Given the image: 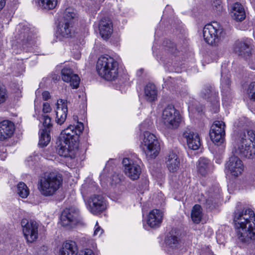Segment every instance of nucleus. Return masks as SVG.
Instances as JSON below:
<instances>
[{"mask_svg": "<svg viewBox=\"0 0 255 255\" xmlns=\"http://www.w3.org/2000/svg\"><path fill=\"white\" fill-rule=\"evenodd\" d=\"M233 221L237 237L241 242L249 243L255 240V214L251 209H236Z\"/></svg>", "mask_w": 255, "mask_h": 255, "instance_id": "1", "label": "nucleus"}, {"mask_svg": "<svg viewBox=\"0 0 255 255\" xmlns=\"http://www.w3.org/2000/svg\"><path fill=\"white\" fill-rule=\"evenodd\" d=\"M84 129V125L77 122L76 126L70 125L61 132L59 139L61 143L57 149L61 156L74 158L78 147L80 134Z\"/></svg>", "mask_w": 255, "mask_h": 255, "instance_id": "2", "label": "nucleus"}, {"mask_svg": "<svg viewBox=\"0 0 255 255\" xmlns=\"http://www.w3.org/2000/svg\"><path fill=\"white\" fill-rule=\"evenodd\" d=\"M62 182L63 179L60 174L54 172L45 173L39 177L37 188L42 196H52L62 186Z\"/></svg>", "mask_w": 255, "mask_h": 255, "instance_id": "3", "label": "nucleus"}, {"mask_svg": "<svg viewBox=\"0 0 255 255\" xmlns=\"http://www.w3.org/2000/svg\"><path fill=\"white\" fill-rule=\"evenodd\" d=\"M236 153L242 157L253 158L255 157V132L252 130L240 133L236 139Z\"/></svg>", "mask_w": 255, "mask_h": 255, "instance_id": "4", "label": "nucleus"}, {"mask_svg": "<svg viewBox=\"0 0 255 255\" xmlns=\"http://www.w3.org/2000/svg\"><path fill=\"white\" fill-rule=\"evenodd\" d=\"M96 69L99 76L108 81L115 80L118 75V63L109 55L99 58Z\"/></svg>", "mask_w": 255, "mask_h": 255, "instance_id": "5", "label": "nucleus"}, {"mask_svg": "<svg viewBox=\"0 0 255 255\" xmlns=\"http://www.w3.org/2000/svg\"><path fill=\"white\" fill-rule=\"evenodd\" d=\"M224 35L223 29L216 21L205 25L203 29L205 41L212 46H217L223 39Z\"/></svg>", "mask_w": 255, "mask_h": 255, "instance_id": "6", "label": "nucleus"}, {"mask_svg": "<svg viewBox=\"0 0 255 255\" xmlns=\"http://www.w3.org/2000/svg\"><path fill=\"white\" fill-rule=\"evenodd\" d=\"M141 146L146 155L151 159L156 157L160 150L157 137L148 131L144 132Z\"/></svg>", "mask_w": 255, "mask_h": 255, "instance_id": "7", "label": "nucleus"}, {"mask_svg": "<svg viewBox=\"0 0 255 255\" xmlns=\"http://www.w3.org/2000/svg\"><path fill=\"white\" fill-rule=\"evenodd\" d=\"M181 118L179 112L172 105H168L165 107L161 115L162 122L168 129L177 128L181 122Z\"/></svg>", "mask_w": 255, "mask_h": 255, "instance_id": "8", "label": "nucleus"}, {"mask_svg": "<svg viewBox=\"0 0 255 255\" xmlns=\"http://www.w3.org/2000/svg\"><path fill=\"white\" fill-rule=\"evenodd\" d=\"M79 210L74 207L65 209L61 216V224L63 227H73L81 222Z\"/></svg>", "mask_w": 255, "mask_h": 255, "instance_id": "9", "label": "nucleus"}, {"mask_svg": "<svg viewBox=\"0 0 255 255\" xmlns=\"http://www.w3.org/2000/svg\"><path fill=\"white\" fill-rule=\"evenodd\" d=\"M23 235L29 243H32L36 240L38 236V224L34 221H28L23 219L21 221Z\"/></svg>", "mask_w": 255, "mask_h": 255, "instance_id": "10", "label": "nucleus"}, {"mask_svg": "<svg viewBox=\"0 0 255 255\" xmlns=\"http://www.w3.org/2000/svg\"><path fill=\"white\" fill-rule=\"evenodd\" d=\"M123 165L125 174L131 180H135L139 178L141 169L136 161L129 158L123 159Z\"/></svg>", "mask_w": 255, "mask_h": 255, "instance_id": "11", "label": "nucleus"}, {"mask_svg": "<svg viewBox=\"0 0 255 255\" xmlns=\"http://www.w3.org/2000/svg\"><path fill=\"white\" fill-rule=\"evenodd\" d=\"M200 97L209 102L213 106L215 112H217L219 107V98L213 87L205 86L200 92Z\"/></svg>", "mask_w": 255, "mask_h": 255, "instance_id": "12", "label": "nucleus"}, {"mask_svg": "<svg viewBox=\"0 0 255 255\" xmlns=\"http://www.w3.org/2000/svg\"><path fill=\"white\" fill-rule=\"evenodd\" d=\"M88 208L94 215H98L103 212L107 208L106 200L100 195H93L88 200Z\"/></svg>", "mask_w": 255, "mask_h": 255, "instance_id": "13", "label": "nucleus"}, {"mask_svg": "<svg viewBox=\"0 0 255 255\" xmlns=\"http://www.w3.org/2000/svg\"><path fill=\"white\" fill-rule=\"evenodd\" d=\"M225 124L222 121H216L212 124L210 136L211 140L215 143H222L225 135Z\"/></svg>", "mask_w": 255, "mask_h": 255, "instance_id": "14", "label": "nucleus"}, {"mask_svg": "<svg viewBox=\"0 0 255 255\" xmlns=\"http://www.w3.org/2000/svg\"><path fill=\"white\" fill-rule=\"evenodd\" d=\"M251 40L244 38L237 41L234 47V51L238 55L245 58L250 57L251 54Z\"/></svg>", "mask_w": 255, "mask_h": 255, "instance_id": "15", "label": "nucleus"}, {"mask_svg": "<svg viewBox=\"0 0 255 255\" xmlns=\"http://www.w3.org/2000/svg\"><path fill=\"white\" fill-rule=\"evenodd\" d=\"M226 168L232 176L237 177L242 173L244 166L240 158L237 156H232L226 163Z\"/></svg>", "mask_w": 255, "mask_h": 255, "instance_id": "16", "label": "nucleus"}, {"mask_svg": "<svg viewBox=\"0 0 255 255\" xmlns=\"http://www.w3.org/2000/svg\"><path fill=\"white\" fill-rule=\"evenodd\" d=\"M73 23L71 21H64L60 22L58 26L57 37L60 40L64 38L71 37L74 34Z\"/></svg>", "mask_w": 255, "mask_h": 255, "instance_id": "17", "label": "nucleus"}, {"mask_svg": "<svg viewBox=\"0 0 255 255\" xmlns=\"http://www.w3.org/2000/svg\"><path fill=\"white\" fill-rule=\"evenodd\" d=\"M61 78L63 81L69 83L73 89L78 87L80 78L77 74L73 73L72 69L70 67H65L61 70Z\"/></svg>", "mask_w": 255, "mask_h": 255, "instance_id": "18", "label": "nucleus"}, {"mask_svg": "<svg viewBox=\"0 0 255 255\" xmlns=\"http://www.w3.org/2000/svg\"><path fill=\"white\" fill-rule=\"evenodd\" d=\"M15 126L13 122L9 120H4L0 122V140L3 141L9 139L13 134Z\"/></svg>", "mask_w": 255, "mask_h": 255, "instance_id": "19", "label": "nucleus"}, {"mask_svg": "<svg viewBox=\"0 0 255 255\" xmlns=\"http://www.w3.org/2000/svg\"><path fill=\"white\" fill-rule=\"evenodd\" d=\"M183 137L186 139L189 148L197 150L201 146V140L198 133L186 130L183 132Z\"/></svg>", "mask_w": 255, "mask_h": 255, "instance_id": "20", "label": "nucleus"}, {"mask_svg": "<svg viewBox=\"0 0 255 255\" xmlns=\"http://www.w3.org/2000/svg\"><path fill=\"white\" fill-rule=\"evenodd\" d=\"M98 27L99 33L104 39H108L113 32L112 22L108 18H102L99 21Z\"/></svg>", "mask_w": 255, "mask_h": 255, "instance_id": "21", "label": "nucleus"}, {"mask_svg": "<svg viewBox=\"0 0 255 255\" xmlns=\"http://www.w3.org/2000/svg\"><path fill=\"white\" fill-rule=\"evenodd\" d=\"M166 167L171 172H176L180 166V159L176 153L172 150L169 151L165 158Z\"/></svg>", "mask_w": 255, "mask_h": 255, "instance_id": "22", "label": "nucleus"}, {"mask_svg": "<svg viewBox=\"0 0 255 255\" xmlns=\"http://www.w3.org/2000/svg\"><path fill=\"white\" fill-rule=\"evenodd\" d=\"M163 213L158 209H153L149 213L147 223L151 228H157L160 226L163 219Z\"/></svg>", "mask_w": 255, "mask_h": 255, "instance_id": "23", "label": "nucleus"}, {"mask_svg": "<svg viewBox=\"0 0 255 255\" xmlns=\"http://www.w3.org/2000/svg\"><path fill=\"white\" fill-rule=\"evenodd\" d=\"M68 112L66 101L60 99L57 101L56 122L61 125L65 121Z\"/></svg>", "mask_w": 255, "mask_h": 255, "instance_id": "24", "label": "nucleus"}, {"mask_svg": "<svg viewBox=\"0 0 255 255\" xmlns=\"http://www.w3.org/2000/svg\"><path fill=\"white\" fill-rule=\"evenodd\" d=\"M76 243L72 241L64 242L59 251L60 255H77Z\"/></svg>", "mask_w": 255, "mask_h": 255, "instance_id": "25", "label": "nucleus"}, {"mask_svg": "<svg viewBox=\"0 0 255 255\" xmlns=\"http://www.w3.org/2000/svg\"><path fill=\"white\" fill-rule=\"evenodd\" d=\"M231 16L237 21H241L245 18V11L241 3L236 2L233 5L231 11Z\"/></svg>", "mask_w": 255, "mask_h": 255, "instance_id": "26", "label": "nucleus"}, {"mask_svg": "<svg viewBox=\"0 0 255 255\" xmlns=\"http://www.w3.org/2000/svg\"><path fill=\"white\" fill-rule=\"evenodd\" d=\"M198 170L202 175H206L210 171L211 164L206 158L201 157L198 160Z\"/></svg>", "mask_w": 255, "mask_h": 255, "instance_id": "27", "label": "nucleus"}, {"mask_svg": "<svg viewBox=\"0 0 255 255\" xmlns=\"http://www.w3.org/2000/svg\"><path fill=\"white\" fill-rule=\"evenodd\" d=\"M144 95L147 101L149 102L154 101L157 97V90L155 86L151 83L147 84L144 88Z\"/></svg>", "mask_w": 255, "mask_h": 255, "instance_id": "28", "label": "nucleus"}, {"mask_svg": "<svg viewBox=\"0 0 255 255\" xmlns=\"http://www.w3.org/2000/svg\"><path fill=\"white\" fill-rule=\"evenodd\" d=\"M220 190L217 188L214 191L213 194L211 195L206 200L207 207L212 209L215 207V204H217L220 198Z\"/></svg>", "mask_w": 255, "mask_h": 255, "instance_id": "29", "label": "nucleus"}, {"mask_svg": "<svg viewBox=\"0 0 255 255\" xmlns=\"http://www.w3.org/2000/svg\"><path fill=\"white\" fill-rule=\"evenodd\" d=\"M39 6L45 10L54 9L57 4V0H37Z\"/></svg>", "mask_w": 255, "mask_h": 255, "instance_id": "30", "label": "nucleus"}, {"mask_svg": "<svg viewBox=\"0 0 255 255\" xmlns=\"http://www.w3.org/2000/svg\"><path fill=\"white\" fill-rule=\"evenodd\" d=\"M39 145L41 147L46 146L50 140V131L47 129L40 130Z\"/></svg>", "mask_w": 255, "mask_h": 255, "instance_id": "31", "label": "nucleus"}, {"mask_svg": "<svg viewBox=\"0 0 255 255\" xmlns=\"http://www.w3.org/2000/svg\"><path fill=\"white\" fill-rule=\"evenodd\" d=\"M202 214L201 207L199 205H195L192 210L191 218L194 223H199L202 219Z\"/></svg>", "mask_w": 255, "mask_h": 255, "instance_id": "32", "label": "nucleus"}, {"mask_svg": "<svg viewBox=\"0 0 255 255\" xmlns=\"http://www.w3.org/2000/svg\"><path fill=\"white\" fill-rule=\"evenodd\" d=\"M17 193L22 198H26L29 191L26 185L23 182H19L17 186Z\"/></svg>", "mask_w": 255, "mask_h": 255, "instance_id": "33", "label": "nucleus"}, {"mask_svg": "<svg viewBox=\"0 0 255 255\" xmlns=\"http://www.w3.org/2000/svg\"><path fill=\"white\" fill-rule=\"evenodd\" d=\"M76 17L75 10L71 7L67 8L63 14V20L71 21L73 23V20Z\"/></svg>", "mask_w": 255, "mask_h": 255, "instance_id": "34", "label": "nucleus"}, {"mask_svg": "<svg viewBox=\"0 0 255 255\" xmlns=\"http://www.w3.org/2000/svg\"><path fill=\"white\" fill-rule=\"evenodd\" d=\"M166 243L169 247L172 248H177L179 245L180 240L176 236L170 235L167 238Z\"/></svg>", "mask_w": 255, "mask_h": 255, "instance_id": "35", "label": "nucleus"}, {"mask_svg": "<svg viewBox=\"0 0 255 255\" xmlns=\"http://www.w3.org/2000/svg\"><path fill=\"white\" fill-rule=\"evenodd\" d=\"M247 94L250 99L255 101V82H252L249 85Z\"/></svg>", "mask_w": 255, "mask_h": 255, "instance_id": "36", "label": "nucleus"}, {"mask_svg": "<svg viewBox=\"0 0 255 255\" xmlns=\"http://www.w3.org/2000/svg\"><path fill=\"white\" fill-rule=\"evenodd\" d=\"M43 125L44 129H47L50 131V128L52 127L51 118L47 115L43 116Z\"/></svg>", "mask_w": 255, "mask_h": 255, "instance_id": "37", "label": "nucleus"}, {"mask_svg": "<svg viewBox=\"0 0 255 255\" xmlns=\"http://www.w3.org/2000/svg\"><path fill=\"white\" fill-rule=\"evenodd\" d=\"M230 81L229 77H223L221 79V86L222 89L224 91H227L230 88Z\"/></svg>", "mask_w": 255, "mask_h": 255, "instance_id": "38", "label": "nucleus"}, {"mask_svg": "<svg viewBox=\"0 0 255 255\" xmlns=\"http://www.w3.org/2000/svg\"><path fill=\"white\" fill-rule=\"evenodd\" d=\"M8 98L6 90L0 85V105L4 103Z\"/></svg>", "mask_w": 255, "mask_h": 255, "instance_id": "39", "label": "nucleus"}, {"mask_svg": "<svg viewBox=\"0 0 255 255\" xmlns=\"http://www.w3.org/2000/svg\"><path fill=\"white\" fill-rule=\"evenodd\" d=\"M212 5L213 10L218 14L223 9L221 2L219 0L214 1Z\"/></svg>", "mask_w": 255, "mask_h": 255, "instance_id": "40", "label": "nucleus"}, {"mask_svg": "<svg viewBox=\"0 0 255 255\" xmlns=\"http://www.w3.org/2000/svg\"><path fill=\"white\" fill-rule=\"evenodd\" d=\"M110 183L112 185L117 184L120 182L121 179L119 175L117 174H114L110 178Z\"/></svg>", "mask_w": 255, "mask_h": 255, "instance_id": "41", "label": "nucleus"}, {"mask_svg": "<svg viewBox=\"0 0 255 255\" xmlns=\"http://www.w3.org/2000/svg\"><path fill=\"white\" fill-rule=\"evenodd\" d=\"M103 233V230L99 226L98 223L97 222L94 232V236H100Z\"/></svg>", "mask_w": 255, "mask_h": 255, "instance_id": "42", "label": "nucleus"}, {"mask_svg": "<svg viewBox=\"0 0 255 255\" xmlns=\"http://www.w3.org/2000/svg\"><path fill=\"white\" fill-rule=\"evenodd\" d=\"M151 125V123L149 120H146L143 123L140 124L139 129L140 130L147 129L148 127Z\"/></svg>", "mask_w": 255, "mask_h": 255, "instance_id": "43", "label": "nucleus"}, {"mask_svg": "<svg viewBox=\"0 0 255 255\" xmlns=\"http://www.w3.org/2000/svg\"><path fill=\"white\" fill-rule=\"evenodd\" d=\"M51 111V108L49 104L48 103H44L43 104V109L42 111L44 113H48L50 112Z\"/></svg>", "mask_w": 255, "mask_h": 255, "instance_id": "44", "label": "nucleus"}, {"mask_svg": "<svg viewBox=\"0 0 255 255\" xmlns=\"http://www.w3.org/2000/svg\"><path fill=\"white\" fill-rule=\"evenodd\" d=\"M82 255H95V254L92 250L86 249L82 252Z\"/></svg>", "mask_w": 255, "mask_h": 255, "instance_id": "45", "label": "nucleus"}, {"mask_svg": "<svg viewBox=\"0 0 255 255\" xmlns=\"http://www.w3.org/2000/svg\"><path fill=\"white\" fill-rule=\"evenodd\" d=\"M42 98L44 100H48L50 97V93L48 91H44L42 94Z\"/></svg>", "mask_w": 255, "mask_h": 255, "instance_id": "46", "label": "nucleus"}, {"mask_svg": "<svg viewBox=\"0 0 255 255\" xmlns=\"http://www.w3.org/2000/svg\"><path fill=\"white\" fill-rule=\"evenodd\" d=\"M170 43L171 46H169V51L171 52H173V50L176 49L175 46L173 43H171V41H169Z\"/></svg>", "mask_w": 255, "mask_h": 255, "instance_id": "47", "label": "nucleus"}, {"mask_svg": "<svg viewBox=\"0 0 255 255\" xmlns=\"http://www.w3.org/2000/svg\"><path fill=\"white\" fill-rule=\"evenodd\" d=\"M5 0H0V10L3 7V6L5 5Z\"/></svg>", "mask_w": 255, "mask_h": 255, "instance_id": "48", "label": "nucleus"}, {"mask_svg": "<svg viewBox=\"0 0 255 255\" xmlns=\"http://www.w3.org/2000/svg\"><path fill=\"white\" fill-rule=\"evenodd\" d=\"M6 155L4 153H3L2 154H1L0 155V158L1 160H4L5 158H6Z\"/></svg>", "mask_w": 255, "mask_h": 255, "instance_id": "49", "label": "nucleus"}, {"mask_svg": "<svg viewBox=\"0 0 255 255\" xmlns=\"http://www.w3.org/2000/svg\"><path fill=\"white\" fill-rule=\"evenodd\" d=\"M252 250H253V253L255 254V241L254 242L253 246L252 247Z\"/></svg>", "mask_w": 255, "mask_h": 255, "instance_id": "50", "label": "nucleus"}, {"mask_svg": "<svg viewBox=\"0 0 255 255\" xmlns=\"http://www.w3.org/2000/svg\"><path fill=\"white\" fill-rule=\"evenodd\" d=\"M210 192L211 193H212V191H211V190L210 191Z\"/></svg>", "mask_w": 255, "mask_h": 255, "instance_id": "51", "label": "nucleus"}]
</instances>
